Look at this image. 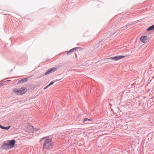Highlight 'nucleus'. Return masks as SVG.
Listing matches in <instances>:
<instances>
[{"label": "nucleus", "instance_id": "nucleus-1", "mask_svg": "<svg viewBox=\"0 0 154 154\" xmlns=\"http://www.w3.org/2000/svg\"><path fill=\"white\" fill-rule=\"evenodd\" d=\"M44 140L43 148L45 149H49L52 148L54 146V143L51 139L44 138L42 139Z\"/></svg>", "mask_w": 154, "mask_h": 154}, {"label": "nucleus", "instance_id": "nucleus-2", "mask_svg": "<svg viewBox=\"0 0 154 154\" xmlns=\"http://www.w3.org/2000/svg\"><path fill=\"white\" fill-rule=\"evenodd\" d=\"M15 141L14 140H7L4 141L2 143L1 146L2 149H11L13 148L14 146Z\"/></svg>", "mask_w": 154, "mask_h": 154}, {"label": "nucleus", "instance_id": "nucleus-3", "mask_svg": "<svg viewBox=\"0 0 154 154\" xmlns=\"http://www.w3.org/2000/svg\"><path fill=\"white\" fill-rule=\"evenodd\" d=\"M125 57V56H116L114 57H109L106 59H111L113 61H116L124 58Z\"/></svg>", "mask_w": 154, "mask_h": 154}, {"label": "nucleus", "instance_id": "nucleus-4", "mask_svg": "<svg viewBox=\"0 0 154 154\" xmlns=\"http://www.w3.org/2000/svg\"><path fill=\"white\" fill-rule=\"evenodd\" d=\"M19 95L24 94L27 92L26 89L24 87H22L19 89Z\"/></svg>", "mask_w": 154, "mask_h": 154}, {"label": "nucleus", "instance_id": "nucleus-5", "mask_svg": "<svg viewBox=\"0 0 154 154\" xmlns=\"http://www.w3.org/2000/svg\"><path fill=\"white\" fill-rule=\"evenodd\" d=\"M148 39V37L146 36H142L140 38V40L141 42L144 43H146L147 42Z\"/></svg>", "mask_w": 154, "mask_h": 154}, {"label": "nucleus", "instance_id": "nucleus-6", "mask_svg": "<svg viewBox=\"0 0 154 154\" xmlns=\"http://www.w3.org/2000/svg\"><path fill=\"white\" fill-rule=\"evenodd\" d=\"M57 69V68H51L50 69H48L47 71L45 73V75H48L51 73L52 72H54L55 71H56Z\"/></svg>", "mask_w": 154, "mask_h": 154}, {"label": "nucleus", "instance_id": "nucleus-7", "mask_svg": "<svg viewBox=\"0 0 154 154\" xmlns=\"http://www.w3.org/2000/svg\"><path fill=\"white\" fill-rule=\"evenodd\" d=\"M19 89L17 88H15L13 89L12 90V92L13 93H14V94H16V95H19Z\"/></svg>", "mask_w": 154, "mask_h": 154}, {"label": "nucleus", "instance_id": "nucleus-8", "mask_svg": "<svg viewBox=\"0 0 154 154\" xmlns=\"http://www.w3.org/2000/svg\"><path fill=\"white\" fill-rule=\"evenodd\" d=\"M10 127V126H9L8 127H5L4 126H3L0 125V128H2V129H5V130H8Z\"/></svg>", "mask_w": 154, "mask_h": 154}, {"label": "nucleus", "instance_id": "nucleus-9", "mask_svg": "<svg viewBox=\"0 0 154 154\" xmlns=\"http://www.w3.org/2000/svg\"><path fill=\"white\" fill-rule=\"evenodd\" d=\"M27 81V79H26V78L23 79H22L19 80L18 83V84H20L21 82H26Z\"/></svg>", "mask_w": 154, "mask_h": 154}, {"label": "nucleus", "instance_id": "nucleus-10", "mask_svg": "<svg viewBox=\"0 0 154 154\" xmlns=\"http://www.w3.org/2000/svg\"><path fill=\"white\" fill-rule=\"evenodd\" d=\"M154 29V25H152L147 29V31Z\"/></svg>", "mask_w": 154, "mask_h": 154}, {"label": "nucleus", "instance_id": "nucleus-11", "mask_svg": "<svg viewBox=\"0 0 154 154\" xmlns=\"http://www.w3.org/2000/svg\"><path fill=\"white\" fill-rule=\"evenodd\" d=\"M76 48H73L71 49L70 50H69V51L68 52L67 54H68L70 52H74V51H75L76 50Z\"/></svg>", "mask_w": 154, "mask_h": 154}, {"label": "nucleus", "instance_id": "nucleus-12", "mask_svg": "<svg viewBox=\"0 0 154 154\" xmlns=\"http://www.w3.org/2000/svg\"><path fill=\"white\" fill-rule=\"evenodd\" d=\"M117 32L116 31H115L113 32H112L111 34L112 35H114L115 34H116V33Z\"/></svg>", "mask_w": 154, "mask_h": 154}, {"label": "nucleus", "instance_id": "nucleus-13", "mask_svg": "<svg viewBox=\"0 0 154 154\" xmlns=\"http://www.w3.org/2000/svg\"><path fill=\"white\" fill-rule=\"evenodd\" d=\"M54 83V82L52 81V82H51L48 85H49V86H50V85H53Z\"/></svg>", "mask_w": 154, "mask_h": 154}, {"label": "nucleus", "instance_id": "nucleus-14", "mask_svg": "<svg viewBox=\"0 0 154 154\" xmlns=\"http://www.w3.org/2000/svg\"><path fill=\"white\" fill-rule=\"evenodd\" d=\"M49 86V85H48L47 86H45L44 88V89H46L48 88Z\"/></svg>", "mask_w": 154, "mask_h": 154}, {"label": "nucleus", "instance_id": "nucleus-15", "mask_svg": "<svg viewBox=\"0 0 154 154\" xmlns=\"http://www.w3.org/2000/svg\"><path fill=\"white\" fill-rule=\"evenodd\" d=\"M88 121V119L87 118L85 119L83 121V122H85Z\"/></svg>", "mask_w": 154, "mask_h": 154}, {"label": "nucleus", "instance_id": "nucleus-16", "mask_svg": "<svg viewBox=\"0 0 154 154\" xmlns=\"http://www.w3.org/2000/svg\"><path fill=\"white\" fill-rule=\"evenodd\" d=\"M88 121H91V120L90 119H88Z\"/></svg>", "mask_w": 154, "mask_h": 154}, {"label": "nucleus", "instance_id": "nucleus-17", "mask_svg": "<svg viewBox=\"0 0 154 154\" xmlns=\"http://www.w3.org/2000/svg\"><path fill=\"white\" fill-rule=\"evenodd\" d=\"M57 81V80H56L55 81L56 82V81Z\"/></svg>", "mask_w": 154, "mask_h": 154}]
</instances>
